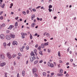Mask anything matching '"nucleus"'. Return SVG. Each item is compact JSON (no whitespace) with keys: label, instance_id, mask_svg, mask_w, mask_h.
<instances>
[{"label":"nucleus","instance_id":"1","mask_svg":"<svg viewBox=\"0 0 77 77\" xmlns=\"http://www.w3.org/2000/svg\"><path fill=\"white\" fill-rule=\"evenodd\" d=\"M30 55L31 56H33V57H30V59L31 61L32 62V61H33V59H36V57H35V54L33 53V52H32L30 54Z\"/></svg>","mask_w":77,"mask_h":77},{"label":"nucleus","instance_id":"2","mask_svg":"<svg viewBox=\"0 0 77 77\" xmlns=\"http://www.w3.org/2000/svg\"><path fill=\"white\" fill-rule=\"evenodd\" d=\"M5 38L7 40H10V39H11V35H6L5 36Z\"/></svg>","mask_w":77,"mask_h":77},{"label":"nucleus","instance_id":"3","mask_svg":"<svg viewBox=\"0 0 77 77\" xmlns=\"http://www.w3.org/2000/svg\"><path fill=\"white\" fill-rule=\"evenodd\" d=\"M7 56L8 59H11L12 58V56L9 52L7 53Z\"/></svg>","mask_w":77,"mask_h":77},{"label":"nucleus","instance_id":"4","mask_svg":"<svg viewBox=\"0 0 77 77\" xmlns=\"http://www.w3.org/2000/svg\"><path fill=\"white\" fill-rule=\"evenodd\" d=\"M10 35L11 38L14 39L15 38V35L14 33H10Z\"/></svg>","mask_w":77,"mask_h":77},{"label":"nucleus","instance_id":"5","mask_svg":"<svg viewBox=\"0 0 77 77\" xmlns=\"http://www.w3.org/2000/svg\"><path fill=\"white\" fill-rule=\"evenodd\" d=\"M21 35H22V38L24 39L25 38V36H27V34L26 33H24L23 32H22L21 33Z\"/></svg>","mask_w":77,"mask_h":77},{"label":"nucleus","instance_id":"6","mask_svg":"<svg viewBox=\"0 0 77 77\" xmlns=\"http://www.w3.org/2000/svg\"><path fill=\"white\" fill-rule=\"evenodd\" d=\"M32 71L33 74H34L35 72H37V69L36 67H35L34 68L32 69Z\"/></svg>","mask_w":77,"mask_h":77},{"label":"nucleus","instance_id":"7","mask_svg":"<svg viewBox=\"0 0 77 77\" xmlns=\"http://www.w3.org/2000/svg\"><path fill=\"white\" fill-rule=\"evenodd\" d=\"M5 35L3 34H2L0 35V38L2 39H5Z\"/></svg>","mask_w":77,"mask_h":77},{"label":"nucleus","instance_id":"8","mask_svg":"<svg viewBox=\"0 0 77 77\" xmlns=\"http://www.w3.org/2000/svg\"><path fill=\"white\" fill-rule=\"evenodd\" d=\"M0 57L2 59H4L5 58V55H4L3 54H2L0 55Z\"/></svg>","mask_w":77,"mask_h":77},{"label":"nucleus","instance_id":"9","mask_svg":"<svg viewBox=\"0 0 77 77\" xmlns=\"http://www.w3.org/2000/svg\"><path fill=\"white\" fill-rule=\"evenodd\" d=\"M5 65H6V63H5V62H3L2 63L0 64V66H2V67H3V66H5Z\"/></svg>","mask_w":77,"mask_h":77},{"label":"nucleus","instance_id":"10","mask_svg":"<svg viewBox=\"0 0 77 77\" xmlns=\"http://www.w3.org/2000/svg\"><path fill=\"white\" fill-rule=\"evenodd\" d=\"M13 45H17L18 44V43L16 41H14L13 42Z\"/></svg>","mask_w":77,"mask_h":77},{"label":"nucleus","instance_id":"11","mask_svg":"<svg viewBox=\"0 0 77 77\" xmlns=\"http://www.w3.org/2000/svg\"><path fill=\"white\" fill-rule=\"evenodd\" d=\"M34 18H35V15L34 14H33L31 16V20H33Z\"/></svg>","mask_w":77,"mask_h":77},{"label":"nucleus","instance_id":"12","mask_svg":"<svg viewBox=\"0 0 77 77\" xmlns=\"http://www.w3.org/2000/svg\"><path fill=\"white\" fill-rule=\"evenodd\" d=\"M50 67H51V68H54V66L53 65V63H51L50 65Z\"/></svg>","mask_w":77,"mask_h":77},{"label":"nucleus","instance_id":"13","mask_svg":"<svg viewBox=\"0 0 77 77\" xmlns=\"http://www.w3.org/2000/svg\"><path fill=\"white\" fill-rule=\"evenodd\" d=\"M13 27H14V25H11L9 26V29H12V28H13Z\"/></svg>","mask_w":77,"mask_h":77},{"label":"nucleus","instance_id":"14","mask_svg":"<svg viewBox=\"0 0 77 77\" xmlns=\"http://www.w3.org/2000/svg\"><path fill=\"white\" fill-rule=\"evenodd\" d=\"M45 45L44 44H41V48H44L45 46H44Z\"/></svg>","mask_w":77,"mask_h":77},{"label":"nucleus","instance_id":"15","mask_svg":"<svg viewBox=\"0 0 77 77\" xmlns=\"http://www.w3.org/2000/svg\"><path fill=\"white\" fill-rule=\"evenodd\" d=\"M38 63V60H36L34 61V65H36Z\"/></svg>","mask_w":77,"mask_h":77},{"label":"nucleus","instance_id":"16","mask_svg":"<svg viewBox=\"0 0 77 77\" xmlns=\"http://www.w3.org/2000/svg\"><path fill=\"white\" fill-rule=\"evenodd\" d=\"M22 74L23 76L25 75V71H23L22 72Z\"/></svg>","mask_w":77,"mask_h":77},{"label":"nucleus","instance_id":"17","mask_svg":"<svg viewBox=\"0 0 77 77\" xmlns=\"http://www.w3.org/2000/svg\"><path fill=\"white\" fill-rule=\"evenodd\" d=\"M6 42H4L3 43V45L4 47H5L6 46Z\"/></svg>","mask_w":77,"mask_h":77},{"label":"nucleus","instance_id":"18","mask_svg":"<svg viewBox=\"0 0 77 77\" xmlns=\"http://www.w3.org/2000/svg\"><path fill=\"white\" fill-rule=\"evenodd\" d=\"M43 75L44 76H46L47 74H46V73L45 72H44L42 73Z\"/></svg>","mask_w":77,"mask_h":77},{"label":"nucleus","instance_id":"19","mask_svg":"<svg viewBox=\"0 0 77 77\" xmlns=\"http://www.w3.org/2000/svg\"><path fill=\"white\" fill-rule=\"evenodd\" d=\"M37 52V50H36V49H35L34 50V53H35V55L36 56L37 55V54H36V52Z\"/></svg>","mask_w":77,"mask_h":77},{"label":"nucleus","instance_id":"20","mask_svg":"<svg viewBox=\"0 0 77 77\" xmlns=\"http://www.w3.org/2000/svg\"><path fill=\"white\" fill-rule=\"evenodd\" d=\"M63 70L62 69H61L60 70V74H62L63 73Z\"/></svg>","mask_w":77,"mask_h":77},{"label":"nucleus","instance_id":"21","mask_svg":"<svg viewBox=\"0 0 77 77\" xmlns=\"http://www.w3.org/2000/svg\"><path fill=\"white\" fill-rule=\"evenodd\" d=\"M10 30H7L6 31V33H10Z\"/></svg>","mask_w":77,"mask_h":77},{"label":"nucleus","instance_id":"22","mask_svg":"<svg viewBox=\"0 0 77 77\" xmlns=\"http://www.w3.org/2000/svg\"><path fill=\"white\" fill-rule=\"evenodd\" d=\"M29 37L30 39H32V38H33V36L32 35V34H30L29 35Z\"/></svg>","mask_w":77,"mask_h":77},{"label":"nucleus","instance_id":"23","mask_svg":"<svg viewBox=\"0 0 77 77\" xmlns=\"http://www.w3.org/2000/svg\"><path fill=\"white\" fill-rule=\"evenodd\" d=\"M63 75V74H57V76H60L61 77V76H62Z\"/></svg>","mask_w":77,"mask_h":77},{"label":"nucleus","instance_id":"24","mask_svg":"<svg viewBox=\"0 0 77 77\" xmlns=\"http://www.w3.org/2000/svg\"><path fill=\"white\" fill-rule=\"evenodd\" d=\"M51 64V63H50V62H48L47 64L48 66H50Z\"/></svg>","mask_w":77,"mask_h":77},{"label":"nucleus","instance_id":"25","mask_svg":"<svg viewBox=\"0 0 77 77\" xmlns=\"http://www.w3.org/2000/svg\"><path fill=\"white\" fill-rule=\"evenodd\" d=\"M44 45L45 46H47V45H48V42L45 43H44Z\"/></svg>","mask_w":77,"mask_h":77},{"label":"nucleus","instance_id":"26","mask_svg":"<svg viewBox=\"0 0 77 77\" xmlns=\"http://www.w3.org/2000/svg\"><path fill=\"white\" fill-rule=\"evenodd\" d=\"M34 25H35V23H33L31 25V26L32 27H34Z\"/></svg>","mask_w":77,"mask_h":77},{"label":"nucleus","instance_id":"27","mask_svg":"<svg viewBox=\"0 0 77 77\" xmlns=\"http://www.w3.org/2000/svg\"><path fill=\"white\" fill-rule=\"evenodd\" d=\"M41 46H39L38 48V50H39V51H41Z\"/></svg>","mask_w":77,"mask_h":77},{"label":"nucleus","instance_id":"28","mask_svg":"<svg viewBox=\"0 0 77 77\" xmlns=\"http://www.w3.org/2000/svg\"><path fill=\"white\" fill-rule=\"evenodd\" d=\"M58 55L59 57H60V52H58Z\"/></svg>","mask_w":77,"mask_h":77},{"label":"nucleus","instance_id":"29","mask_svg":"<svg viewBox=\"0 0 77 77\" xmlns=\"http://www.w3.org/2000/svg\"><path fill=\"white\" fill-rule=\"evenodd\" d=\"M5 6V4H3V5L1 6V7L2 8H4V6Z\"/></svg>","mask_w":77,"mask_h":77},{"label":"nucleus","instance_id":"30","mask_svg":"<svg viewBox=\"0 0 77 77\" xmlns=\"http://www.w3.org/2000/svg\"><path fill=\"white\" fill-rule=\"evenodd\" d=\"M39 54H40L41 55H43V54L42 53V51H40L39 52Z\"/></svg>","mask_w":77,"mask_h":77},{"label":"nucleus","instance_id":"31","mask_svg":"<svg viewBox=\"0 0 77 77\" xmlns=\"http://www.w3.org/2000/svg\"><path fill=\"white\" fill-rule=\"evenodd\" d=\"M7 45L8 46H9V47H10V46L11 45V42H9V43H8Z\"/></svg>","mask_w":77,"mask_h":77},{"label":"nucleus","instance_id":"32","mask_svg":"<svg viewBox=\"0 0 77 77\" xmlns=\"http://www.w3.org/2000/svg\"><path fill=\"white\" fill-rule=\"evenodd\" d=\"M16 56H17V55L15 54H14L12 56L13 57H15Z\"/></svg>","mask_w":77,"mask_h":77},{"label":"nucleus","instance_id":"33","mask_svg":"<svg viewBox=\"0 0 77 77\" xmlns=\"http://www.w3.org/2000/svg\"><path fill=\"white\" fill-rule=\"evenodd\" d=\"M0 20H2L3 19V16H1V17H0Z\"/></svg>","mask_w":77,"mask_h":77},{"label":"nucleus","instance_id":"34","mask_svg":"<svg viewBox=\"0 0 77 77\" xmlns=\"http://www.w3.org/2000/svg\"><path fill=\"white\" fill-rule=\"evenodd\" d=\"M49 9H51V8H52V5H50L49 6Z\"/></svg>","mask_w":77,"mask_h":77},{"label":"nucleus","instance_id":"35","mask_svg":"<svg viewBox=\"0 0 77 77\" xmlns=\"http://www.w3.org/2000/svg\"><path fill=\"white\" fill-rule=\"evenodd\" d=\"M26 49L27 50H29V46H27L26 47Z\"/></svg>","mask_w":77,"mask_h":77},{"label":"nucleus","instance_id":"36","mask_svg":"<svg viewBox=\"0 0 77 77\" xmlns=\"http://www.w3.org/2000/svg\"><path fill=\"white\" fill-rule=\"evenodd\" d=\"M46 36L47 37H48L50 36V34L48 33L46 34Z\"/></svg>","mask_w":77,"mask_h":77},{"label":"nucleus","instance_id":"37","mask_svg":"<svg viewBox=\"0 0 77 77\" xmlns=\"http://www.w3.org/2000/svg\"><path fill=\"white\" fill-rule=\"evenodd\" d=\"M2 26H3V27H5V26H6V25H5V23L2 24Z\"/></svg>","mask_w":77,"mask_h":77},{"label":"nucleus","instance_id":"38","mask_svg":"<svg viewBox=\"0 0 77 77\" xmlns=\"http://www.w3.org/2000/svg\"><path fill=\"white\" fill-rule=\"evenodd\" d=\"M22 13L23 14H24V15H26V12L25 11H23Z\"/></svg>","mask_w":77,"mask_h":77},{"label":"nucleus","instance_id":"39","mask_svg":"<svg viewBox=\"0 0 77 77\" xmlns=\"http://www.w3.org/2000/svg\"><path fill=\"white\" fill-rule=\"evenodd\" d=\"M42 62H43V61L42 60H41L39 61V63H42Z\"/></svg>","mask_w":77,"mask_h":77},{"label":"nucleus","instance_id":"40","mask_svg":"<svg viewBox=\"0 0 77 77\" xmlns=\"http://www.w3.org/2000/svg\"><path fill=\"white\" fill-rule=\"evenodd\" d=\"M18 56H21V54L20 53H18Z\"/></svg>","mask_w":77,"mask_h":77},{"label":"nucleus","instance_id":"41","mask_svg":"<svg viewBox=\"0 0 77 77\" xmlns=\"http://www.w3.org/2000/svg\"><path fill=\"white\" fill-rule=\"evenodd\" d=\"M17 77H20V74H19V73L17 74Z\"/></svg>","mask_w":77,"mask_h":77},{"label":"nucleus","instance_id":"42","mask_svg":"<svg viewBox=\"0 0 77 77\" xmlns=\"http://www.w3.org/2000/svg\"><path fill=\"white\" fill-rule=\"evenodd\" d=\"M48 11H49V12H51V11H52V9H50V8H49L48 9Z\"/></svg>","mask_w":77,"mask_h":77},{"label":"nucleus","instance_id":"43","mask_svg":"<svg viewBox=\"0 0 77 77\" xmlns=\"http://www.w3.org/2000/svg\"><path fill=\"white\" fill-rule=\"evenodd\" d=\"M3 11H1L0 12V15H2V14H3Z\"/></svg>","mask_w":77,"mask_h":77},{"label":"nucleus","instance_id":"44","mask_svg":"<svg viewBox=\"0 0 77 77\" xmlns=\"http://www.w3.org/2000/svg\"><path fill=\"white\" fill-rule=\"evenodd\" d=\"M32 10L34 12H36V9H33Z\"/></svg>","mask_w":77,"mask_h":77},{"label":"nucleus","instance_id":"45","mask_svg":"<svg viewBox=\"0 0 77 77\" xmlns=\"http://www.w3.org/2000/svg\"><path fill=\"white\" fill-rule=\"evenodd\" d=\"M5 77H8L7 76V73H5Z\"/></svg>","mask_w":77,"mask_h":77},{"label":"nucleus","instance_id":"46","mask_svg":"<svg viewBox=\"0 0 77 77\" xmlns=\"http://www.w3.org/2000/svg\"><path fill=\"white\" fill-rule=\"evenodd\" d=\"M34 75H35V77H38V75L36 73H35Z\"/></svg>","mask_w":77,"mask_h":77},{"label":"nucleus","instance_id":"47","mask_svg":"<svg viewBox=\"0 0 77 77\" xmlns=\"http://www.w3.org/2000/svg\"><path fill=\"white\" fill-rule=\"evenodd\" d=\"M41 6H38L36 8V9H39V8H41Z\"/></svg>","mask_w":77,"mask_h":77},{"label":"nucleus","instance_id":"48","mask_svg":"<svg viewBox=\"0 0 77 77\" xmlns=\"http://www.w3.org/2000/svg\"><path fill=\"white\" fill-rule=\"evenodd\" d=\"M38 47V45L37 44L35 45V47H36V48H37V47Z\"/></svg>","mask_w":77,"mask_h":77},{"label":"nucleus","instance_id":"49","mask_svg":"<svg viewBox=\"0 0 77 77\" xmlns=\"http://www.w3.org/2000/svg\"><path fill=\"white\" fill-rule=\"evenodd\" d=\"M26 13L27 14H29V10H27L26 11Z\"/></svg>","mask_w":77,"mask_h":77},{"label":"nucleus","instance_id":"50","mask_svg":"<svg viewBox=\"0 0 77 77\" xmlns=\"http://www.w3.org/2000/svg\"><path fill=\"white\" fill-rule=\"evenodd\" d=\"M48 53H50V52L51 51L50 50V49H48Z\"/></svg>","mask_w":77,"mask_h":77},{"label":"nucleus","instance_id":"51","mask_svg":"<svg viewBox=\"0 0 77 77\" xmlns=\"http://www.w3.org/2000/svg\"><path fill=\"white\" fill-rule=\"evenodd\" d=\"M54 74V73L53 72L51 73V75H53Z\"/></svg>","mask_w":77,"mask_h":77},{"label":"nucleus","instance_id":"52","mask_svg":"<svg viewBox=\"0 0 77 77\" xmlns=\"http://www.w3.org/2000/svg\"><path fill=\"white\" fill-rule=\"evenodd\" d=\"M29 62V61L27 60L26 62V64H28V63Z\"/></svg>","mask_w":77,"mask_h":77},{"label":"nucleus","instance_id":"53","mask_svg":"<svg viewBox=\"0 0 77 77\" xmlns=\"http://www.w3.org/2000/svg\"><path fill=\"white\" fill-rule=\"evenodd\" d=\"M37 20H38V21L40 20V19H39V17H37Z\"/></svg>","mask_w":77,"mask_h":77},{"label":"nucleus","instance_id":"54","mask_svg":"<svg viewBox=\"0 0 77 77\" xmlns=\"http://www.w3.org/2000/svg\"><path fill=\"white\" fill-rule=\"evenodd\" d=\"M15 24L16 26H18V23H17V22L15 23Z\"/></svg>","mask_w":77,"mask_h":77},{"label":"nucleus","instance_id":"55","mask_svg":"<svg viewBox=\"0 0 77 77\" xmlns=\"http://www.w3.org/2000/svg\"><path fill=\"white\" fill-rule=\"evenodd\" d=\"M69 62H68L66 63V65H69Z\"/></svg>","mask_w":77,"mask_h":77},{"label":"nucleus","instance_id":"56","mask_svg":"<svg viewBox=\"0 0 77 77\" xmlns=\"http://www.w3.org/2000/svg\"><path fill=\"white\" fill-rule=\"evenodd\" d=\"M68 76H69L68 74H66V77H68Z\"/></svg>","mask_w":77,"mask_h":77},{"label":"nucleus","instance_id":"57","mask_svg":"<svg viewBox=\"0 0 77 77\" xmlns=\"http://www.w3.org/2000/svg\"><path fill=\"white\" fill-rule=\"evenodd\" d=\"M15 19H16V20H18V17H16L15 18Z\"/></svg>","mask_w":77,"mask_h":77},{"label":"nucleus","instance_id":"58","mask_svg":"<svg viewBox=\"0 0 77 77\" xmlns=\"http://www.w3.org/2000/svg\"><path fill=\"white\" fill-rule=\"evenodd\" d=\"M59 62L60 63H63V62H62V60H60Z\"/></svg>","mask_w":77,"mask_h":77},{"label":"nucleus","instance_id":"59","mask_svg":"<svg viewBox=\"0 0 77 77\" xmlns=\"http://www.w3.org/2000/svg\"><path fill=\"white\" fill-rule=\"evenodd\" d=\"M67 52H69V48L67 49Z\"/></svg>","mask_w":77,"mask_h":77},{"label":"nucleus","instance_id":"60","mask_svg":"<svg viewBox=\"0 0 77 77\" xmlns=\"http://www.w3.org/2000/svg\"><path fill=\"white\" fill-rule=\"evenodd\" d=\"M54 64L55 65V66H56V65H57L56 64V63L55 62H54Z\"/></svg>","mask_w":77,"mask_h":77},{"label":"nucleus","instance_id":"61","mask_svg":"<svg viewBox=\"0 0 77 77\" xmlns=\"http://www.w3.org/2000/svg\"><path fill=\"white\" fill-rule=\"evenodd\" d=\"M2 27V25L0 24V29H1Z\"/></svg>","mask_w":77,"mask_h":77},{"label":"nucleus","instance_id":"62","mask_svg":"<svg viewBox=\"0 0 77 77\" xmlns=\"http://www.w3.org/2000/svg\"><path fill=\"white\" fill-rule=\"evenodd\" d=\"M37 35H38V33H35V36H37Z\"/></svg>","mask_w":77,"mask_h":77},{"label":"nucleus","instance_id":"63","mask_svg":"<svg viewBox=\"0 0 77 77\" xmlns=\"http://www.w3.org/2000/svg\"><path fill=\"white\" fill-rule=\"evenodd\" d=\"M70 61L71 62L73 61V60L72 59H70Z\"/></svg>","mask_w":77,"mask_h":77},{"label":"nucleus","instance_id":"64","mask_svg":"<svg viewBox=\"0 0 77 77\" xmlns=\"http://www.w3.org/2000/svg\"><path fill=\"white\" fill-rule=\"evenodd\" d=\"M56 18H57V17H54V20L56 19Z\"/></svg>","mask_w":77,"mask_h":77}]
</instances>
